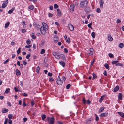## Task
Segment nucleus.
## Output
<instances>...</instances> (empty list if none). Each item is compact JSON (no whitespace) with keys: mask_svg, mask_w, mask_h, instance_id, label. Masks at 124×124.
Instances as JSON below:
<instances>
[{"mask_svg":"<svg viewBox=\"0 0 124 124\" xmlns=\"http://www.w3.org/2000/svg\"><path fill=\"white\" fill-rule=\"evenodd\" d=\"M36 72L37 73H39V70L40 68L39 66L37 67L36 68Z\"/></svg>","mask_w":124,"mask_h":124,"instance_id":"obj_41","label":"nucleus"},{"mask_svg":"<svg viewBox=\"0 0 124 124\" xmlns=\"http://www.w3.org/2000/svg\"><path fill=\"white\" fill-rule=\"evenodd\" d=\"M119 62V61L118 60H116V61H113L112 62V64H116V63L118 62Z\"/></svg>","mask_w":124,"mask_h":124,"instance_id":"obj_29","label":"nucleus"},{"mask_svg":"<svg viewBox=\"0 0 124 124\" xmlns=\"http://www.w3.org/2000/svg\"><path fill=\"white\" fill-rule=\"evenodd\" d=\"M57 15L58 16H60L61 15V13L60 11L57 12Z\"/></svg>","mask_w":124,"mask_h":124,"instance_id":"obj_63","label":"nucleus"},{"mask_svg":"<svg viewBox=\"0 0 124 124\" xmlns=\"http://www.w3.org/2000/svg\"><path fill=\"white\" fill-rule=\"evenodd\" d=\"M15 9V8H12L11 10H9V11L8 12V13L10 14H11L13 12Z\"/></svg>","mask_w":124,"mask_h":124,"instance_id":"obj_27","label":"nucleus"},{"mask_svg":"<svg viewBox=\"0 0 124 124\" xmlns=\"http://www.w3.org/2000/svg\"><path fill=\"white\" fill-rule=\"evenodd\" d=\"M35 104V102L34 101H32L31 102V105L32 106H33Z\"/></svg>","mask_w":124,"mask_h":124,"instance_id":"obj_52","label":"nucleus"},{"mask_svg":"<svg viewBox=\"0 0 124 124\" xmlns=\"http://www.w3.org/2000/svg\"><path fill=\"white\" fill-rule=\"evenodd\" d=\"M10 89L9 88L6 89L4 93H8L10 92Z\"/></svg>","mask_w":124,"mask_h":124,"instance_id":"obj_35","label":"nucleus"},{"mask_svg":"<svg viewBox=\"0 0 124 124\" xmlns=\"http://www.w3.org/2000/svg\"><path fill=\"white\" fill-rule=\"evenodd\" d=\"M63 82V81L61 80L60 77H58V79L56 81L57 84L59 85H61L62 84Z\"/></svg>","mask_w":124,"mask_h":124,"instance_id":"obj_5","label":"nucleus"},{"mask_svg":"<svg viewBox=\"0 0 124 124\" xmlns=\"http://www.w3.org/2000/svg\"><path fill=\"white\" fill-rule=\"evenodd\" d=\"M88 3L87 0H84L81 1L80 3V6L82 8L85 7L87 5Z\"/></svg>","mask_w":124,"mask_h":124,"instance_id":"obj_2","label":"nucleus"},{"mask_svg":"<svg viewBox=\"0 0 124 124\" xmlns=\"http://www.w3.org/2000/svg\"><path fill=\"white\" fill-rule=\"evenodd\" d=\"M104 66L106 69H108V70H109V66L108 64L105 63L104 64Z\"/></svg>","mask_w":124,"mask_h":124,"instance_id":"obj_20","label":"nucleus"},{"mask_svg":"<svg viewBox=\"0 0 124 124\" xmlns=\"http://www.w3.org/2000/svg\"><path fill=\"white\" fill-rule=\"evenodd\" d=\"M27 120V118H24L23 119V122H25Z\"/></svg>","mask_w":124,"mask_h":124,"instance_id":"obj_59","label":"nucleus"},{"mask_svg":"<svg viewBox=\"0 0 124 124\" xmlns=\"http://www.w3.org/2000/svg\"><path fill=\"white\" fill-rule=\"evenodd\" d=\"M21 48H19L18 49V50L17 51V52L18 54H19L21 52Z\"/></svg>","mask_w":124,"mask_h":124,"instance_id":"obj_53","label":"nucleus"},{"mask_svg":"<svg viewBox=\"0 0 124 124\" xmlns=\"http://www.w3.org/2000/svg\"><path fill=\"white\" fill-rule=\"evenodd\" d=\"M42 24L43 25V27H44V29H45L46 30H47L48 29V26L46 24V23L44 22H43L42 23Z\"/></svg>","mask_w":124,"mask_h":124,"instance_id":"obj_9","label":"nucleus"},{"mask_svg":"<svg viewBox=\"0 0 124 124\" xmlns=\"http://www.w3.org/2000/svg\"><path fill=\"white\" fill-rule=\"evenodd\" d=\"M91 35L93 38H94L95 37V33L94 32H93L91 34Z\"/></svg>","mask_w":124,"mask_h":124,"instance_id":"obj_33","label":"nucleus"},{"mask_svg":"<svg viewBox=\"0 0 124 124\" xmlns=\"http://www.w3.org/2000/svg\"><path fill=\"white\" fill-rule=\"evenodd\" d=\"M104 109V108L103 107H101L99 109V112L100 113L103 112Z\"/></svg>","mask_w":124,"mask_h":124,"instance_id":"obj_24","label":"nucleus"},{"mask_svg":"<svg viewBox=\"0 0 124 124\" xmlns=\"http://www.w3.org/2000/svg\"><path fill=\"white\" fill-rule=\"evenodd\" d=\"M53 14H51L50 13H49L48 14V16L49 17H52V16H53Z\"/></svg>","mask_w":124,"mask_h":124,"instance_id":"obj_60","label":"nucleus"},{"mask_svg":"<svg viewBox=\"0 0 124 124\" xmlns=\"http://www.w3.org/2000/svg\"><path fill=\"white\" fill-rule=\"evenodd\" d=\"M32 45H29L28 46L26 45L25 46V47L26 48H29L30 47L32 46Z\"/></svg>","mask_w":124,"mask_h":124,"instance_id":"obj_45","label":"nucleus"},{"mask_svg":"<svg viewBox=\"0 0 124 124\" xmlns=\"http://www.w3.org/2000/svg\"><path fill=\"white\" fill-rule=\"evenodd\" d=\"M119 88L118 86H117L113 90L114 92H117L119 89Z\"/></svg>","mask_w":124,"mask_h":124,"instance_id":"obj_18","label":"nucleus"},{"mask_svg":"<svg viewBox=\"0 0 124 124\" xmlns=\"http://www.w3.org/2000/svg\"><path fill=\"white\" fill-rule=\"evenodd\" d=\"M26 31V30L25 29H22V32L23 33H25Z\"/></svg>","mask_w":124,"mask_h":124,"instance_id":"obj_55","label":"nucleus"},{"mask_svg":"<svg viewBox=\"0 0 124 124\" xmlns=\"http://www.w3.org/2000/svg\"><path fill=\"white\" fill-rule=\"evenodd\" d=\"M54 9H57L58 8L59 6L57 4H54Z\"/></svg>","mask_w":124,"mask_h":124,"instance_id":"obj_39","label":"nucleus"},{"mask_svg":"<svg viewBox=\"0 0 124 124\" xmlns=\"http://www.w3.org/2000/svg\"><path fill=\"white\" fill-rule=\"evenodd\" d=\"M12 115L11 114H9L8 115V117L10 119H11L12 118Z\"/></svg>","mask_w":124,"mask_h":124,"instance_id":"obj_36","label":"nucleus"},{"mask_svg":"<svg viewBox=\"0 0 124 124\" xmlns=\"http://www.w3.org/2000/svg\"><path fill=\"white\" fill-rule=\"evenodd\" d=\"M59 63L61 65H62L63 67H64L65 66V63L62 61H60L59 62Z\"/></svg>","mask_w":124,"mask_h":124,"instance_id":"obj_15","label":"nucleus"},{"mask_svg":"<svg viewBox=\"0 0 124 124\" xmlns=\"http://www.w3.org/2000/svg\"><path fill=\"white\" fill-rule=\"evenodd\" d=\"M26 43L27 44H30L31 43V41L29 39L27 40L26 41Z\"/></svg>","mask_w":124,"mask_h":124,"instance_id":"obj_43","label":"nucleus"},{"mask_svg":"<svg viewBox=\"0 0 124 124\" xmlns=\"http://www.w3.org/2000/svg\"><path fill=\"white\" fill-rule=\"evenodd\" d=\"M119 94L118 97V99L119 100H121L122 99V93H119Z\"/></svg>","mask_w":124,"mask_h":124,"instance_id":"obj_22","label":"nucleus"},{"mask_svg":"<svg viewBox=\"0 0 124 124\" xmlns=\"http://www.w3.org/2000/svg\"><path fill=\"white\" fill-rule=\"evenodd\" d=\"M47 61V58H45L44 60V63L46 62Z\"/></svg>","mask_w":124,"mask_h":124,"instance_id":"obj_61","label":"nucleus"},{"mask_svg":"<svg viewBox=\"0 0 124 124\" xmlns=\"http://www.w3.org/2000/svg\"><path fill=\"white\" fill-rule=\"evenodd\" d=\"M45 52V50L44 49H42L41 50V51L40 52L41 54H43Z\"/></svg>","mask_w":124,"mask_h":124,"instance_id":"obj_49","label":"nucleus"},{"mask_svg":"<svg viewBox=\"0 0 124 124\" xmlns=\"http://www.w3.org/2000/svg\"><path fill=\"white\" fill-rule=\"evenodd\" d=\"M49 81L50 82L53 81L54 79L52 77H50L49 78Z\"/></svg>","mask_w":124,"mask_h":124,"instance_id":"obj_51","label":"nucleus"},{"mask_svg":"<svg viewBox=\"0 0 124 124\" xmlns=\"http://www.w3.org/2000/svg\"><path fill=\"white\" fill-rule=\"evenodd\" d=\"M71 85L70 84H68L66 86V88L67 89H68L70 87Z\"/></svg>","mask_w":124,"mask_h":124,"instance_id":"obj_42","label":"nucleus"},{"mask_svg":"<svg viewBox=\"0 0 124 124\" xmlns=\"http://www.w3.org/2000/svg\"><path fill=\"white\" fill-rule=\"evenodd\" d=\"M31 54L29 53L26 56V58L27 59H28L30 56Z\"/></svg>","mask_w":124,"mask_h":124,"instance_id":"obj_47","label":"nucleus"},{"mask_svg":"<svg viewBox=\"0 0 124 124\" xmlns=\"http://www.w3.org/2000/svg\"><path fill=\"white\" fill-rule=\"evenodd\" d=\"M40 30L41 33L43 35H44L45 33L46 30L44 29V27L43 26H41L40 28Z\"/></svg>","mask_w":124,"mask_h":124,"instance_id":"obj_8","label":"nucleus"},{"mask_svg":"<svg viewBox=\"0 0 124 124\" xmlns=\"http://www.w3.org/2000/svg\"><path fill=\"white\" fill-rule=\"evenodd\" d=\"M108 55L110 58H113V55L111 53H109L108 54Z\"/></svg>","mask_w":124,"mask_h":124,"instance_id":"obj_44","label":"nucleus"},{"mask_svg":"<svg viewBox=\"0 0 124 124\" xmlns=\"http://www.w3.org/2000/svg\"><path fill=\"white\" fill-rule=\"evenodd\" d=\"M9 24H10V23L9 22H8V23H7L5 25V28H8V27Z\"/></svg>","mask_w":124,"mask_h":124,"instance_id":"obj_30","label":"nucleus"},{"mask_svg":"<svg viewBox=\"0 0 124 124\" xmlns=\"http://www.w3.org/2000/svg\"><path fill=\"white\" fill-rule=\"evenodd\" d=\"M94 61H95V60H94L93 61H91V64H90L91 66H92L93 64L94 63Z\"/></svg>","mask_w":124,"mask_h":124,"instance_id":"obj_56","label":"nucleus"},{"mask_svg":"<svg viewBox=\"0 0 124 124\" xmlns=\"http://www.w3.org/2000/svg\"><path fill=\"white\" fill-rule=\"evenodd\" d=\"M41 117L42 120L44 121V119L46 118V116L44 114H43L42 115Z\"/></svg>","mask_w":124,"mask_h":124,"instance_id":"obj_31","label":"nucleus"},{"mask_svg":"<svg viewBox=\"0 0 124 124\" xmlns=\"http://www.w3.org/2000/svg\"><path fill=\"white\" fill-rule=\"evenodd\" d=\"M108 40L110 41H111L113 40V38L110 35H109L108 36Z\"/></svg>","mask_w":124,"mask_h":124,"instance_id":"obj_25","label":"nucleus"},{"mask_svg":"<svg viewBox=\"0 0 124 124\" xmlns=\"http://www.w3.org/2000/svg\"><path fill=\"white\" fill-rule=\"evenodd\" d=\"M9 61V59H8L7 60H6L4 62V64H6Z\"/></svg>","mask_w":124,"mask_h":124,"instance_id":"obj_50","label":"nucleus"},{"mask_svg":"<svg viewBox=\"0 0 124 124\" xmlns=\"http://www.w3.org/2000/svg\"><path fill=\"white\" fill-rule=\"evenodd\" d=\"M31 37L33 39H35L36 38V37L33 35H31Z\"/></svg>","mask_w":124,"mask_h":124,"instance_id":"obj_57","label":"nucleus"},{"mask_svg":"<svg viewBox=\"0 0 124 124\" xmlns=\"http://www.w3.org/2000/svg\"><path fill=\"white\" fill-rule=\"evenodd\" d=\"M68 26L70 30L71 31H73L74 30V26L71 24H69L68 25Z\"/></svg>","mask_w":124,"mask_h":124,"instance_id":"obj_11","label":"nucleus"},{"mask_svg":"<svg viewBox=\"0 0 124 124\" xmlns=\"http://www.w3.org/2000/svg\"><path fill=\"white\" fill-rule=\"evenodd\" d=\"M92 75L93 77V78H92L93 80L94 79L97 77V76L94 73H93Z\"/></svg>","mask_w":124,"mask_h":124,"instance_id":"obj_32","label":"nucleus"},{"mask_svg":"<svg viewBox=\"0 0 124 124\" xmlns=\"http://www.w3.org/2000/svg\"><path fill=\"white\" fill-rule=\"evenodd\" d=\"M12 123V121L10 119L8 120V123L9 124H11Z\"/></svg>","mask_w":124,"mask_h":124,"instance_id":"obj_62","label":"nucleus"},{"mask_svg":"<svg viewBox=\"0 0 124 124\" xmlns=\"http://www.w3.org/2000/svg\"><path fill=\"white\" fill-rule=\"evenodd\" d=\"M14 89L16 92H17L18 91V88L17 87H15L14 88Z\"/></svg>","mask_w":124,"mask_h":124,"instance_id":"obj_46","label":"nucleus"},{"mask_svg":"<svg viewBox=\"0 0 124 124\" xmlns=\"http://www.w3.org/2000/svg\"><path fill=\"white\" fill-rule=\"evenodd\" d=\"M33 25L35 27H36L37 29H39L40 28V26L38 24H36L35 23H34Z\"/></svg>","mask_w":124,"mask_h":124,"instance_id":"obj_13","label":"nucleus"},{"mask_svg":"<svg viewBox=\"0 0 124 124\" xmlns=\"http://www.w3.org/2000/svg\"><path fill=\"white\" fill-rule=\"evenodd\" d=\"M118 114L122 118L124 117V114L122 112H118Z\"/></svg>","mask_w":124,"mask_h":124,"instance_id":"obj_14","label":"nucleus"},{"mask_svg":"<svg viewBox=\"0 0 124 124\" xmlns=\"http://www.w3.org/2000/svg\"><path fill=\"white\" fill-rule=\"evenodd\" d=\"M48 75L49 76H51L52 75V73H50V72H48Z\"/></svg>","mask_w":124,"mask_h":124,"instance_id":"obj_64","label":"nucleus"},{"mask_svg":"<svg viewBox=\"0 0 124 124\" xmlns=\"http://www.w3.org/2000/svg\"><path fill=\"white\" fill-rule=\"evenodd\" d=\"M8 2V1L7 0H6L4 1L2 4V8H5L7 5Z\"/></svg>","mask_w":124,"mask_h":124,"instance_id":"obj_7","label":"nucleus"},{"mask_svg":"<svg viewBox=\"0 0 124 124\" xmlns=\"http://www.w3.org/2000/svg\"><path fill=\"white\" fill-rule=\"evenodd\" d=\"M90 52L87 53V55L89 56L92 55L93 54L94 50L93 48L90 49Z\"/></svg>","mask_w":124,"mask_h":124,"instance_id":"obj_10","label":"nucleus"},{"mask_svg":"<svg viewBox=\"0 0 124 124\" xmlns=\"http://www.w3.org/2000/svg\"><path fill=\"white\" fill-rule=\"evenodd\" d=\"M124 46V44L122 43H120L119 45V47L121 48H122Z\"/></svg>","mask_w":124,"mask_h":124,"instance_id":"obj_34","label":"nucleus"},{"mask_svg":"<svg viewBox=\"0 0 124 124\" xmlns=\"http://www.w3.org/2000/svg\"><path fill=\"white\" fill-rule=\"evenodd\" d=\"M55 119L54 117H48L47 118L46 120L49 124H54V123Z\"/></svg>","mask_w":124,"mask_h":124,"instance_id":"obj_1","label":"nucleus"},{"mask_svg":"<svg viewBox=\"0 0 124 124\" xmlns=\"http://www.w3.org/2000/svg\"><path fill=\"white\" fill-rule=\"evenodd\" d=\"M105 96V95H103L101 96V98H100L99 100V102H100L101 103V102L102 100H103V99Z\"/></svg>","mask_w":124,"mask_h":124,"instance_id":"obj_26","label":"nucleus"},{"mask_svg":"<svg viewBox=\"0 0 124 124\" xmlns=\"http://www.w3.org/2000/svg\"><path fill=\"white\" fill-rule=\"evenodd\" d=\"M34 7L32 5H30V6L28 8L29 9L31 10H33L34 9Z\"/></svg>","mask_w":124,"mask_h":124,"instance_id":"obj_28","label":"nucleus"},{"mask_svg":"<svg viewBox=\"0 0 124 124\" xmlns=\"http://www.w3.org/2000/svg\"><path fill=\"white\" fill-rule=\"evenodd\" d=\"M116 66H123V65L121 63H118L117 64H116L115 65Z\"/></svg>","mask_w":124,"mask_h":124,"instance_id":"obj_38","label":"nucleus"},{"mask_svg":"<svg viewBox=\"0 0 124 124\" xmlns=\"http://www.w3.org/2000/svg\"><path fill=\"white\" fill-rule=\"evenodd\" d=\"M65 56L62 54H57L56 55L55 57L58 59H59L61 57H63V58H64Z\"/></svg>","mask_w":124,"mask_h":124,"instance_id":"obj_3","label":"nucleus"},{"mask_svg":"<svg viewBox=\"0 0 124 124\" xmlns=\"http://www.w3.org/2000/svg\"><path fill=\"white\" fill-rule=\"evenodd\" d=\"M108 113H105L101 114L100 115V116L101 117H105L107 115Z\"/></svg>","mask_w":124,"mask_h":124,"instance_id":"obj_19","label":"nucleus"},{"mask_svg":"<svg viewBox=\"0 0 124 124\" xmlns=\"http://www.w3.org/2000/svg\"><path fill=\"white\" fill-rule=\"evenodd\" d=\"M91 121V119H87L85 121V123L86 124H88L90 123Z\"/></svg>","mask_w":124,"mask_h":124,"instance_id":"obj_17","label":"nucleus"},{"mask_svg":"<svg viewBox=\"0 0 124 124\" xmlns=\"http://www.w3.org/2000/svg\"><path fill=\"white\" fill-rule=\"evenodd\" d=\"M84 10L86 12H88L90 11V9L89 7H87Z\"/></svg>","mask_w":124,"mask_h":124,"instance_id":"obj_16","label":"nucleus"},{"mask_svg":"<svg viewBox=\"0 0 124 124\" xmlns=\"http://www.w3.org/2000/svg\"><path fill=\"white\" fill-rule=\"evenodd\" d=\"M83 101L84 104L87 103L88 104H90L91 103V101L89 100V99H88L87 101L85 100V98H83Z\"/></svg>","mask_w":124,"mask_h":124,"instance_id":"obj_4","label":"nucleus"},{"mask_svg":"<svg viewBox=\"0 0 124 124\" xmlns=\"http://www.w3.org/2000/svg\"><path fill=\"white\" fill-rule=\"evenodd\" d=\"M96 11L98 13H100L101 12V10L100 9L98 8L97 9Z\"/></svg>","mask_w":124,"mask_h":124,"instance_id":"obj_58","label":"nucleus"},{"mask_svg":"<svg viewBox=\"0 0 124 124\" xmlns=\"http://www.w3.org/2000/svg\"><path fill=\"white\" fill-rule=\"evenodd\" d=\"M16 75L17 76L20 75L21 74L20 71L18 69L16 70Z\"/></svg>","mask_w":124,"mask_h":124,"instance_id":"obj_23","label":"nucleus"},{"mask_svg":"<svg viewBox=\"0 0 124 124\" xmlns=\"http://www.w3.org/2000/svg\"><path fill=\"white\" fill-rule=\"evenodd\" d=\"M74 5L73 4H71L70 7V9L71 12L74 11Z\"/></svg>","mask_w":124,"mask_h":124,"instance_id":"obj_6","label":"nucleus"},{"mask_svg":"<svg viewBox=\"0 0 124 124\" xmlns=\"http://www.w3.org/2000/svg\"><path fill=\"white\" fill-rule=\"evenodd\" d=\"M66 42H67L68 43H69L70 42V38L69 37H68L67 39H66Z\"/></svg>","mask_w":124,"mask_h":124,"instance_id":"obj_37","label":"nucleus"},{"mask_svg":"<svg viewBox=\"0 0 124 124\" xmlns=\"http://www.w3.org/2000/svg\"><path fill=\"white\" fill-rule=\"evenodd\" d=\"M100 5V8H103V6L104 4V1L103 0H100L99 2Z\"/></svg>","mask_w":124,"mask_h":124,"instance_id":"obj_12","label":"nucleus"},{"mask_svg":"<svg viewBox=\"0 0 124 124\" xmlns=\"http://www.w3.org/2000/svg\"><path fill=\"white\" fill-rule=\"evenodd\" d=\"M8 111V109L6 108H3L2 109V112L3 113H5Z\"/></svg>","mask_w":124,"mask_h":124,"instance_id":"obj_21","label":"nucleus"},{"mask_svg":"<svg viewBox=\"0 0 124 124\" xmlns=\"http://www.w3.org/2000/svg\"><path fill=\"white\" fill-rule=\"evenodd\" d=\"M95 116H96V118H95V120L96 121H97L99 120V118L96 114H95Z\"/></svg>","mask_w":124,"mask_h":124,"instance_id":"obj_48","label":"nucleus"},{"mask_svg":"<svg viewBox=\"0 0 124 124\" xmlns=\"http://www.w3.org/2000/svg\"><path fill=\"white\" fill-rule=\"evenodd\" d=\"M8 119L7 118H6L5 119L4 122V124H7L8 122Z\"/></svg>","mask_w":124,"mask_h":124,"instance_id":"obj_54","label":"nucleus"},{"mask_svg":"<svg viewBox=\"0 0 124 124\" xmlns=\"http://www.w3.org/2000/svg\"><path fill=\"white\" fill-rule=\"evenodd\" d=\"M92 24V22H91V23H89L87 25V26L88 27L90 28L91 29H92V28L91 27V25Z\"/></svg>","mask_w":124,"mask_h":124,"instance_id":"obj_40","label":"nucleus"}]
</instances>
